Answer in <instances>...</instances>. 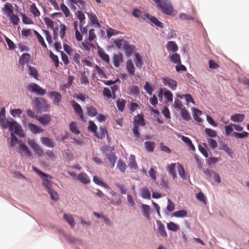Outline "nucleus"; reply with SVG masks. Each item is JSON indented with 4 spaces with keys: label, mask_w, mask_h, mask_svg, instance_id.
<instances>
[{
    "label": "nucleus",
    "mask_w": 249,
    "mask_h": 249,
    "mask_svg": "<svg viewBox=\"0 0 249 249\" xmlns=\"http://www.w3.org/2000/svg\"><path fill=\"white\" fill-rule=\"evenodd\" d=\"M0 125L3 128H9L10 131L14 132L19 137H24V131L21 126L13 119L10 120H6L5 118H0Z\"/></svg>",
    "instance_id": "nucleus-1"
},
{
    "label": "nucleus",
    "mask_w": 249,
    "mask_h": 249,
    "mask_svg": "<svg viewBox=\"0 0 249 249\" xmlns=\"http://www.w3.org/2000/svg\"><path fill=\"white\" fill-rule=\"evenodd\" d=\"M114 44L117 48L124 50L127 56H130L135 49L134 46L129 44L127 41L123 39H116L114 41Z\"/></svg>",
    "instance_id": "nucleus-2"
},
{
    "label": "nucleus",
    "mask_w": 249,
    "mask_h": 249,
    "mask_svg": "<svg viewBox=\"0 0 249 249\" xmlns=\"http://www.w3.org/2000/svg\"><path fill=\"white\" fill-rule=\"evenodd\" d=\"M63 48L64 51L69 55L70 58L73 60L74 63L76 64H80L81 55L79 51L77 52L76 50L72 49L70 46L66 44H64Z\"/></svg>",
    "instance_id": "nucleus-3"
},
{
    "label": "nucleus",
    "mask_w": 249,
    "mask_h": 249,
    "mask_svg": "<svg viewBox=\"0 0 249 249\" xmlns=\"http://www.w3.org/2000/svg\"><path fill=\"white\" fill-rule=\"evenodd\" d=\"M34 102L37 108L41 111H47L50 107L47 100L42 97H36Z\"/></svg>",
    "instance_id": "nucleus-4"
},
{
    "label": "nucleus",
    "mask_w": 249,
    "mask_h": 249,
    "mask_svg": "<svg viewBox=\"0 0 249 249\" xmlns=\"http://www.w3.org/2000/svg\"><path fill=\"white\" fill-rule=\"evenodd\" d=\"M33 170L39 176L46 178H43L42 184L47 188V191L51 189V184L48 178H52L51 176L49 175L44 173L35 167H33Z\"/></svg>",
    "instance_id": "nucleus-5"
},
{
    "label": "nucleus",
    "mask_w": 249,
    "mask_h": 249,
    "mask_svg": "<svg viewBox=\"0 0 249 249\" xmlns=\"http://www.w3.org/2000/svg\"><path fill=\"white\" fill-rule=\"evenodd\" d=\"M28 89L30 92H34L38 95L43 96L46 93L45 89L35 83L29 84L28 86Z\"/></svg>",
    "instance_id": "nucleus-6"
},
{
    "label": "nucleus",
    "mask_w": 249,
    "mask_h": 249,
    "mask_svg": "<svg viewBox=\"0 0 249 249\" xmlns=\"http://www.w3.org/2000/svg\"><path fill=\"white\" fill-rule=\"evenodd\" d=\"M28 144L32 147L35 152L39 156L42 157L44 155V151L41 147L36 143L34 140H29L27 141Z\"/></svg>",
    "instance_id": "nucleus-7"
},
{
    "label": "nucleus",
    "mask_w": 249,
    "mask_h": 249,
    "mask_svg": "<svg viewBox=\"0 0 249 249\" xmlns=\"http://www.w3.org/2000/svg\"><path fill=\"white\" fill-rule=\"evenodd\" d=\"M28 144L32 147L35 152L39 156L42 157L44 155V151L41 147L36 143L34 140H29L27 141Z\"/></svg>",
    "instance_id": "nucleus-8"
},
{
    "label": "nucleus",
    "mask_w": 249,
    "mask_h": 249,
    "mask_svg": "<svg viewBox=\"0 0 249 249\" xmlns=\"http://www.w3.org/2000/svg\"><path fill=\"white\" fill-rule=\"evenodd\" d=\"M49 97L52 99L53 103L55 105H58L62 100V96L57 91H51L48 93Z\"/></svg>",
    "instance_id": "nucleus-9"
},
{
    "label": "nucleus",
    "mask_w": 249,
    "mask_h": 249,
    "mask_svg": "<svg viewBox=\"0 0 249 249\" xmlns=\"http://www.w3.org/2000/svg\"><path fill=\"white\" fill-rule=\"evenodd\" d=\"M163 83L164 85L168 86L170 89L175 90L177 88V82L176 81L170 77H165L162 78Z\"/></svg>",
    "instance_id": "nucleus-10"
},
{
    "label": "nucleus",
    "mask_w": 249,
    "mask_h": 249,
    "mask_svg": "<svg viewBox=\"0 0 249 249\" xmlns=\"http://www.w3.org/2000/svg\"><path fill=\"white\" fill-rule=\"evenodd\" d=\"M71 104L72 105V107L75 112V113L80 117V118L82 120H84V115H83V112L82 110V109L80 106L79 104H78L77 102H76L75 101L72 100L71 101Z\"/></svg>",
    "instance_id": "nucleus-11"
},
{
    "label": "nucleus",
    "mask_w": 249,
    "mask_h": 249,
    "mask_svg": "<svg viewBox=\"0 0 249 249\" xmlns=\"http://www.w3.org/2000/svg\"><path fill=\"white\" fill-rule=\"evenodd\" d=\"M132 15L134 17L144 19L147 21L149 18V15L147 13L141 11V10L135 9L132 12Z\"/></svg>",
    "instance_id": "nucleus-12"
},
{
    "label": "nucleus",
    "mask_w": 249,
    "mask_h": 249,
    "mask_svg": "<svg viewBox=\"0 0 249 249\" xmlns=\"http://www.w3.org/2000/svg\"><path fill=\"white\" fill-rule=\"evenodd\" d=\"M19 145L20 148L19 153L21 156L27 157H31L32 156L31 152L25 143L22 142H19Z\"/></svg>",
    "instance_id": "nucleus-13"
},
{
    "label": "nucleus",
    "mask_w": 249,
    "mask_h": 249,
    "mask_svg": "<svg viewBox=\"0 0 249 249\" xmlns=\"http://www.w3.org/2000/svg\"><path fill=\"white\" fill-rule=\"evenodd\" d=\"M36 119L43 125H48L51 121V117L49 114H43L41 116H36Z\"/></svg>",
    "instance_id": "nucleus-14"
},
{
    "label": "nucleus",
    "mask_w": 249,
    "mask_h": 249,
    "mask_svg": "<svg viewBox=\"0 0 249 249\" xmlns=\"http://www.w3.org/2000/svg\"><path fill=\"white\" fill-rule=\"evenodd\" d=\"M87 15L92 25H94L95 27L99 28L101 25L99 23L98 19L96 15L92 12H88Z\"/></svg>",
    "instance_id": "nucleus-15"
},
{
    "label": "nucleus",
    "mask_w": 249,
    "mask_h": 249,
    "mask_svg": "<svg viewBox=\"0 0 249 249\" xmlns=\"http://www.w3.org/2000/svg\"><path fill=\"white\" fill-rule=\"evenodd\" d=\"M44 21L46 25L48 27L51 28L53 31V33L54 34L55 37H56L58 36L57 31L58 30V27L54 28V22L53 21L48 18H44Z\"/></svg>",
    "instance_id": "nucleus-16"
},
{
    "label": "nucleus",
    "mask_w": 249,
    "mask_h": 249,
    "mask_svg": "<svg viewBox=\"0 0 249 249\" xmlns=\"http://www.w3.org/2000/svg\"><path fill=\"white\" fill-rule=\"evenodd\" d=\"M123 61V55L122 53L115 54L113 55L112 62L116 68L119 67L120 63Z\"/></svg>",
    "instance_id": "nucleus-17"
},
{
    "label": "nucleus",
    "mask_w": 249,
    "mask_h": 249,
    "mask_svg": "<svg viewBox=\"0 0 249 249\" xmlns=\"http://www.w3.org/2000/svg\"><path fill=\"white\" fill-rule=\"evenodd\" d=\"M145 125V120L142 115L138 114L135 117L134 120V126H137L138 127H139V126H144Z\"/></svg>",
    "instance_id": "nucleus-18"
},
{
    "label": "nucleus",
    "mask_w": 249,
    "mask_h": 249,
    "mask_svg": "<svg viewBox=\"0 0 249 249\" xmlns=\"http://www.w3.org/2000/svg\"><path fill=\"white\" fill-rule=\"evenodd\" d=\"M107 135V130L105 126H101L99 128L98 132L96 131L94 136L100 139H103Z\"/></svg>",
    "instance_id": "nucleus-19"
},
{
    "label": "nucleus",
    "mask_w": 249,
    "mask_h": 249,
    "mask_svg": "<svg viewBox=\"0 0 249 249\" xmlns=\"http://www.w3.org/2000/svg\"><path fill=\"white\" fill-rule=\"evenodd\" d=\"M157 225H158V232L160 234V235L161 236H162L163 237H167V234L166 231H165L164 225L160 220H158L157 221Z\"/></svg>",
    "instance_id": "nucleus-20"
},
{
    "label": "nucleus",
    "mask_w": 249,
    "mask_h": 249,
    "mask_svg": "<svg viewBox=\"0 0 249 249\" xmlns=\"http://www.w3.org/2000/svg\"><path fill=\"white\" fill-rule=\"evenodd\" d=\"M176 165V163H173L170 164H168L166 167V170L173 177V179H175L177 178V174L175 170Z\"/></svg>",
    "instance_id": "nucleus-21"
},
{
    "label": "nucleus",
    "mask_w": 249,
    "mask_h": 249,
    "mask_svg": "<svg viewBox=\"0 0 249 249\" xmlns=\"http://www.w3.org/2000/svg\"><path fill=\"white\" fill-rule=\"evenodd\" d=\"M3 11L6 14L7 16L9 17L13 14L14 7L11 3L7 2L4 5Z\"/></svg>",
    "instance_id": "nucleus-22"
},
{
    "label": "nucleus",
    "mask_w": 249,
    "mask_h": 249,
    "mask_svg": "<svg viewBox=\"0 0 249 249\" xmlns=\"http://www.w3.org/2000/svg\"><path fill=\"white\" fill-rule=\"evenodd\" d=\"M70 2L75 4L80 10L86 9V2L84 0H68Z\"/></svg>",
    "instance_id": "nucleus-23"
},
{
    "label": "nucleus",
    "mask_w": 249,
    "mask_h": 249,
    "mask_svg": "<svg viewBox=\"0 0 249 249\" xmlns=\"http://www.w3.org/2000/svg\"><path fill=\"white\" fill-rule=\"evenodd\" d=\"M243 114H235L231 116V120L234 122H242L245 119Z\"/></svg>",
    "instance_id": "nucleus-24"
},
{
    "label": "nucleus",
    "mask_w": 249,
    "mask_h": 249,
    "mask_svg": "<svg viewBox=\"0 0 249 249\" xmlns=\"http://www.w3.org/2000/svg\"><path fill=\"white\" fill-rule=\"evenodd\" d=\"M77 179L84 184H88L90 182V179L87 175L84 173H81L77 176Z\"/></svg>",
    "instance_id": "nucleus-25"
},
{
    "label": "nucleus",
    "mask_w": 249,
    "mask_h": 249,
    "mask_svg": "<svg viewBox=\"0 0 249 249\" xmlns=\"http://www.w3.org/2000/svg\"><path fill=\"white\" fill-rule=\"evenodd\" d=\"M126 68L130 75H133L134 74L135 68L131 60L129 59L127 61Z\"/></svg>",
    "instance_id": "nucleus-26"
},
{
    "label": "nucleus",
    "mask_w": 249,
    "mask_h": 249,
    "mask_svg": "<svg viewBox=\"0 0 249 249\" xmlns=\"http://www.w3.org/2000/svg\"><path fill=\"white\" fill-rule=\"evenodd\" d=\"M126 102V101L124 99L119 98L117 100L116 102L117 107L120 111L123 112L124 110Z\"/></svg>",
    "instance_id": "nucleus-27"
},
{
    "label": "nucleus",
    "mask_w": 249,
    "mask_h": 249,
    "mask_svg": "<svg viewBox=\"0 0 249 249\" xmlns=\"http://www.w3.org/2000/svg\"><path fill=\"white\" fill-rule=\"evenodd\" d=\"M30 58V54L28 53H23L19 59V63L21 65H24L29 62Z\"/></svg>",
    "instance_id": "nucleus-28"
},
{
    "label": "nucleus",
    "mask_w": 249,
    "mask_h": 249,
    "mask_svg": "<svg viewBox=\"0 0 249 249\" xmlns=\"http://www.w3.org/2000/svg\"><path fill=\"white\" fill-rule=\"evenodd\" d=\"M76 17L79 20L80 27L82 26L85 23V16L81 11H77L76 12Z\"/></svg>",
    "instance_id": "nucleus-29"
},
{
    "label": "nucleus",
    "mask_w": 249,
    "mask_h": 249,
    "mask_svg": "<svg viewBox=\"0 0 249 249\" xmlns=\"http://www.w3.org/2000/svg\"><path fill=\"white\" fill-rule=\"evenodd\" d=\"M142 213L143 215L146 218H148L150 213V207L149 206L142 204Z\"/></svg>",
    "instance_id": "nucleus-30"
},
{
    "label": "nucleus",
    "mask_w": 249,
    "mask_h": 249,
    "mask_svg": "<svg viewBox=\"0 0 249 249\" xmlns=\"http://www.w3.org/2000/svg\"><path fill=\"white\" fill-rule=\"evenodd\" d=\"M98 54L100 57V58L105 61L107 63L109 62V57L108 54H107L105 51L102 49H99L98 50Z\"/></svg>",
    "instance_id": "nucleus-31"
},
{
    "label": "nucleus",
    "mask_w": 249,
    "mask_h": 249,
    "mask_svg": "<svg viewBox=\"0 0 249 249\" xmlns=\"http://www.w3.org/2000/svg\"><path fill=\"white\" fill-rule=\"evenodd\" d=\"M166 48L168 50L176 52L178 50L177 44L174 41H169L167 44Z\"/></svg>",
    "instance_id": "nucleus-32"
},
{
    "label": "nucleus",
    "mask_w": 249,
    "mask_h": 249,
    "mask_svg": "<svg viewBox=\"0 0 249 249\" xmlns=\"http://www.w3.org/2000/svg\"><path fill=\"white\" fill-rule=\"evenodd\" d=\"M87 111L88 114L90 117H94L98 114L97 109L93 106L87 107Z\"/></svg>",
    "instance_id": "nucleus-33"
},
{
    "label": "nucleus",
    "mask_w": 249,
    "mask_h": 249,
    "mask_svg": "<svg viewBox=\"0 0 249 249\" xmlns=\"http://www.w3.org/2000/svg\"><path fill=\"white\" fill-rule=\"evenodd\" d=\"M41 142L46 146L53 148L54 147L53 142L52 140L47 137H43L41 138Z\"/></svg>",
    "instance_id": "nucleus-34"
},
{
    "label": "nucleus",
    "mask_w": 249,
    "mask_h": 249,
    "mask_svg": "<svg viewBox=\"0 0 249 249\" xmlns=\"http://www.w3.org/2000/svg\"><path fill=\"white\" fill-rule=\"evenodd\" d=\"M135 59L134 60L135 64L137 68L140 69L143 64L142 58L139 53H136L135 54Z\"/></svg>",
    "instance_id": "nucleus-35"
},
{
    "label": "nucleus",
    "mask_w": 249,
    "mask_h": 249,
    "mask_svg": "<svg viewBox=\"0 0 249 249\" xmlns=\"http://www.w3.org/2000/svg\"><path fill=\"white\" fill-rule=\"evenodd\" d=\"M178 164V166L177 167V169L179 175L183 179L186 180L187 179V177L183 167L179 163Z\"/></svg>",
    "instance_id": "nucleus-36"
},
{
    "label": "nucleus",
    "mask_w": 249,
    "mask_h": 249,
    "mask_svg": "<svg viewBox=\"0 0 249 249\" xmlns=\"http://www.w3.org/2000/svg\"><path fill=\"white\" fill-rule=\"evenodd\" d=\"M107 157L110 163L111 166L114 167L117 160V157L115 156L114 153L110 152L109 154L107 155Z\"/></svg>",
    "instance_id": "nucleus-37"
},
{
    "label": "nucleus",
    "mask_w": 249,
    "mask_h": 249,
    "mask_svg": "<svg viewBox=\"0 0 249 249\" xmlns=\"http://www.w3.org/2000/svg\"><path fill=\"white\" fill-rule=\"evenodd\" d=\"M29 128L31 132L35 134L42 132L43 131V129H41L38 126L31 123L29 124Z\"/></svg>",
    "instance_id": "nucleus-38"
},
{
    "label": "nucleus",
    "mask_w": 249,
    "mask_h": 249,
    "mask_svg": "<svg viewBox=\"0 0 249 249\" xmlns=\"http://www.w3.org/2000/svg\"><path fill=\"white\" fill-rule=\"evenodd\" d=\"M201 114L202 112L200 110L197 108H194L193 117L194 119L198 123H201L202 122V119L199 117Z\"/></svg>",
    "instance_id": "nucleus-39"
},
{
    "label": "nucleus",
    "mask_w": 249,
    "mask_h": 249,
    "mask_svg": "<svg viewBox=\"0 0 249 249\" xmlns=\"http://www.w3.org/2000/svg\"><path fill=\"white\" fill-rule=\"evenodd\" d=\"M30 9L31 12L35 17H38L40 15V13L38 9L37 8L35 3H32L31 5Z\"/></svg>",
    "instance_id": "nucleus-40"
},
{
    "label": "nucleus",
    "mask_w": 249,
    "mask_h": 249,
    "mask_svg": "<svg viewBox=\"0 0 249 249\" xmlns=\"http://www.w3.org/2000/svg\"><path fill=\"white\" fill-rule=\"evenodd\" d=\"M63 218L72 227L74 226L75 223L71 215L64 214Z\"/></svg>",
    "instance_id": "nucleus-41"
},
{
    "label": "nucleus",
    "mask_w": 249,
    "mask_h": 249,
    "mask_svg": "<svg viewBox=\"0 0 249 249\" xmlns=\"http://www.w3.org/2000/svg\"><path fill=\"white\" fill-rule=\"evenodd\" d=\"M59 9L62 11L66 18L69 17L71 15V13L69 8L63 3L60 4Z\"/></svg>",
    "instance_id": "nucleus-42"
},
{
    "label": "nucleus",
    "mask_w": 249,
    "mask_h": 249,
    "mask_svg": "<svg viewBox=\"0 0 249 249\" xmlns=\"http://www.w3.org/2000/svg\"><path fill=\"white\" fill-rule=\"evenodd\" d=\"M70 129L71 132L75 134H79L80 133V131L76 125V123L75 122H72L70 123Z\"/></svg>",
    "instance_id": "nucleus-43"
},
{
    "label": "nucleus",
    "mask_w": 249,
    "mask_h": 249,
    "mask_svg": "<svg viewBox=\"0 0 249 249\" xmlns=\"http://www.w3.org/2000/svg\"><path fill=\"white\" fill-rule=\"evenodd\" d=\"M181 115L182 118L186 121H189L191 119V116L185 107H183L181 110Z\"/></svg>",
    "instance_id": "nucleus-44"
},
{
    "label": "nucleus",
    "mask_w": 249,
    "mask_h": 249,
    "mask_svg": "<svg viewBox=\"0 0 249 249\" xmlns=\"http://www.w3.org/2000/svg\"><path fill=\"white\" fill-rule=\"evenodd\" d=\"M144 146L148 152H153L155 147V143L153 142H146L144 143Z\"/></svg>",
    "instance_id": "nucleus-45"
},
{
    "label": "nucleus",
    "mask_w": 249,
    "mask_h": 249,
    "mask_svg": "<svg viewBox=\"0 0 249 249\" xmlns=\"http://www.w3.org/2000/svg\"><path fill=\"white\" fill-rule=\"evenodd\" d=\"M150 20V22L154 23L155 25L159 27L160 28H163V24L162 22L159 21L156 18L153 17H150L149 16V19H147V20Z\"/></svg>",
    "instance_id": "nucleus-46"
},
{
    "label": "nucleus",
    "mask_w": 249,
    "mask_h": 249,
    "mask_svg": "<svg viewBox=\"0 0 249 249\" xmlns=\"http://www.w3.org/2000/svg\"><path fill=\"white\" fill-rule=\"evenodd\" d=\"M172 215L177 217H183L187 216V212L185 210H181L173 213Z\"/></svg>",
    "instance_id": "nucleus-47"
},
{
    "label": "nucleus",
    "mask_w": 249,
    "mask_h": 249,
    "mask_svg": "<svg viewBox=\"0 0 249 249\" xmlns=\"http://www.w3.org/2000/svg\"><path fill=\"white\" fill-rule=\"evenodd\" d=\"M170 61L174 63L180 64L181 60L180 55L178 53H174L170 57Z\"/></svg>",
    "instance_id": "nucleus-48"
},
{
    "label": "nucleus",
    "mask_w": 249,
    "mask_h": 249,
    "mask_svg": "<svg viewBox=\"0 0 249 249\" xmlns=\"http://www.w3.org/2000/svg\"><path fill=\"white\" fill-rule=\"evenodd\" d=\"M34 34L37 38L39 42L41 44L42 46L45 48H47V46L45 43L43 37L36 30L34 31Z\"/></svg>",
    "instance_id": "nucleus-49"
},
{
    "label": "nucleus",
    "mask_w": 249,
    "mask_h": 249,
    "mask_svg": "<svg viewBox=\"0 0 249 249\" xmlns=\"http://www.w3.org/2000/svg\"><path fill=\"white\" fill-rule=\"evenodd\" d=\"M117 166L122 173L125 172L127 167L126 164L121 159L118 160Z\"/></svg>",
    "instance_id": "nucleus-50"
},
{
    "label": "nucleus",
    "mask_w": 249,
    "mask_h": 249,
    "mask_svg": "<svg viewBox=\"0 0 249 249\" xmlns=\"http://www.w3.org/2000/svg\"><path fill=\"white\" fill-rule=\"evenodd\" d=\"M50 57L52 61L53 62L55 67L56 68H58L59 63L58 56L51 52L50 53Z\"/></svg>",
    "instance_id": "nucleus-51"
},
{
    "label": "nucleus",
    "mask_w": 249,
    "mask_h": 249,
    "mask_svg": "<svg viewBox=\"0 0 249 249\" xmlns=\"http://www.w3.org/2000/svg\"><path fill=\"white\" fill-rule=\"evenodd\" d=\"M167 227L169 230L173 231H177L179 229V226L172 222L168 223Z\"/></svg>",
    "instance_id": "nucleus-52"
},
{
    "label": "nucleus",
    "mask_w": 249,
    "mask_h": 249,
    "mask_svg": "<svg viewBox=\"0 0 249 249\" xmlns=\"http://www.w3.org/2000/svg\"><path fill=\"white\" fill-rule=\"evenodd\" d=\"M29 69V73L30 75L33 76L35 79H37L38 77V72L36 69L30 66H28Z\"/></svg>",
    "instance_id": "nucleus-53"
},
{
    "label": "nucleus",
    "mask_w": 249,
    "mask_h": 249,
    "mask_svg": "<svg viewBox=\"0 0 249 249\" xmlns=\"http://www.w3.org/2000/svg\"><path fill=\"white\" fill-rule=\"evenodd\" d=\"M93 181L98 185H100L105 188H108L109 186L101 180L97 176L93 177Z\"/></svg>",
    "instance_id": "nucleus-54"
},
{
    "label": "nucleus",
    "mask_w": 249,
    "mask_h": 249,
    "mask_svg": "<svg viewBox=\"0 0 249 249\" xmlns=\"http://www.w3.org/2000/svg\"><path fill=\"white\" fill-rule=\"evenodd\" d=\"M144 89L146 90L147 93L150 95H151L152 94L153 91V88L151 84L149 82H146L145 85L144 87Z\"/></svg>",
    "instance_id": "nucleus-55"
},
{
    "label": "nucleus",
    "mask_w": 249,
    "mask_h": 249,
    "mask_svg": "<svg viewBox=\"0 0 249 249\" xmlns=\"http://www.w3.org/2000/svg\"><path fill=\"white\" fill-rule=\"evenodd\" d=\"M179 18L182 20H193L195 19V17L188 15L183 13H182L179 15Z\"/></svg>",
    "instance_id": "nucleus-56"
},
{
    "label": "nucleus",
    "mask_w": 249,
    "mask_h": 249,
    "mask_svg": "<svg viewBox=\"0 0 249 249\" xmlns=\"http://www.w3.org/2000/svg\"><path fill=\"white\" fill-rule=\"evenodd\" d=\"M181 140L185 142L186 143V144H187L190 148L192 149V150H194L195 149V146H194V145L192 143V142L191 141V140L188 137H185V136H181Z\"/></svg>",
    "instance_id": "nucleus-57"
},
{
    "label": "nucleus",
    "mask_w": 249,
    "mask_h": 249,
    "mask_svg": "<svg viewBox=\"0 0 249 249\" xmlns=\"http://www.w3.org/2000/svg\"><path fill=\"white\" fill-rule=\"evenodd\" d=\"M111 90L107 87L103 89V95L107 99H109L112 97V93Z\"/></svg>",
    "instance_id": "nucleus-58"
},
{
    "label": "nucleus",
    "mask_w": 249,
    "mask_h": 249,
    "mask_svg": "<svg viewBox=\"0 0 249 249\" xmlns=\"http://www.w3.org/2000/svg\"><path fill=\"white\" fill-rule=\"evenodd\" d=\"M11 23L14 25H18L19 22V18L18 16L14 14L8 17Z\"/></svg>",
    "instance_id": "nucleus-59"
},
{
    "label": "nucleus",
    "mask_w": 249,
    "mask_h": 249,
    "mask_svg": "<svg viewBox=\"0 0 249 249\" xmlns=\"http://www.w3.org/2000/svg\"><path fill=\"white\" fill-rule=\"evenodd\" d=\"M205 133L208 136L211 138H214L217 136L216 132L211 128H206L205 129Z\"/></svg>",
    "instance_id": "nucleus-60"
},
{
    "label": "nucleus",
    "mask_w": 249,
    "mask_h": 249,
    "mask_svg": "<svg viewBox=\"0 0 249 249\" xmlns=\"http://www.w3.org/2000/svg\"><path fill=\"white\" fill-rule=\"evenodd\" d=\"M97 127L95 124L91 121H89L88 125L89 130L94 133V134H95L97 131Z\"/></svg>",
    "instance_id": "nucleus-61"
},
{
    "label": "nucleus",
    "mask_w": 249,
    "mask_h": 249,
    "mask_svg": "<svg viewBox=\"0 0 249 249\" xmlns=\"http://www.w3.org/2000/svg\"><path fill=\"white\" fill-rule=\"evenodd\" d=\"M128 166L131 169H136L137 168V164L136 162L134 156H131L130 157Z\"/></svg>",
    "instance_id": "nucleus-62"
},
{
    "label": "nucleus",
    "mask_w": 249,
    "mask_h": 249,
    "mask_svg": "<svg viewBox=\"0 0 249 249\" xmlns=\"http://www.w3.org/2000/svg\"><path fill=\"white\" fill-rule=\"evenodd\" d=\"M163 95L168 102L171 103L173 102V94L170 90L166 89L164 92Z\"/></svg>",
    "instance_id": "nucleus-63"
},
{
    "label": "nucleus",
    "mask_w": 249,
    "mask_h": 249,
    "mask_svg": "<svg viewBox=\"0 0 249 249\" xmlns=\"http://www.w3.org/2000/svg\"><path fill=\"white\" fill-rule=\"evenodd\" d=\"M232 135L237 138H244L247 137L249 135V133L247 132L244 131L242 133H238L234 132L232 133Z\"/></svg>",
    "instance_id": "nucleus-64"
}]
</instances>
